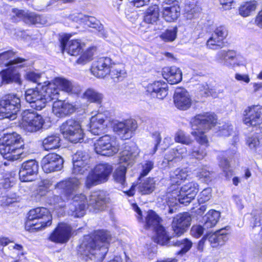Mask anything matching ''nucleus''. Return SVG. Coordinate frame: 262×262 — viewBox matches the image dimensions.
<instances>
[{"instance_id": "nucleus-30", "label": "nucleus", "mask_w": 262, "mask_h": 262, "mask_svg": "<svg viewBox=\"0 0 262 262\" xmlns=\"http://www.w3.org/2000/svg\"><path fill=\"white\" fill-rule=\"evenodd\" d=\"M237 147L233 145L231 148L225 151H222L219 155V165L226 175L231 173V169L228 158H231L237 152Z\"/></svg>"}, {"instance_id": "nucleus-27", "label": "nucleus", "mask_w": 262, "mask_h": 262, "mask_svg": "<svg viewBox=\"0 0 262 262\" xmlns=\"http://www.w3.org/2000/svg\"><path fill=\"white\" fill-rule=\"evenodd\" d=\"M52 111L56 116L62 118L73 114L76 111V107L72 103L57 99L53 103Z\"/></svg>"}, {"instance_id": "nucleus-34", "label": "nucleus", "mask_w": 262, "mask_h": 262, "mask_svg": "<svg viewBox=\"0 0 262 262\" xmlns=\"http://www.w3.org/2000/svg\"><path fill=\"white\" fill-rule=\"evenodd\" d=\"M227 227L221 229L208 237V240L212 247L216 248L219 246H222L228 241V233L227 232Z\"/></svg>"}, {"instance_id": "nucleus-32", "label": "nucleus", "mask_w": 262, "mask_h": 262, "mask_svg": "<svg viewBox=\"0 0 262 262\" xmlns=\"http://www.w3.org/2000/svg\"><path fill=\"white\" fill-rule=\"evenodd\" d=\"M36 13L29 11H25L14 8L12 11V16L16 21L23 20L28 25H34Z\"/></svg>"}, {"instance_id": "nucleus-14", "label": "nucleus", "mask_w": 262, "mask_h": 262, "mask_svg": "<svg viewBox=\"0 0 262 262\" xmlns=\"http://www.w3.org/2000/svg\"><path fill=\"white\" fill-rule=\"evenodd\" d=\"M95 151L99 155L111 157L119 150V144L116 139L108 135H104L96 141L94 144Z\"/></svg>"}, {"instance_id": "nucleus-51", "label": "nucleus", "mask_w": 262, "mask_h": 262, "mask_svg": "<svg viewBox=\"0 0 262 262\" xmlns=\"http://www.w3.org/2000/svg\"><path fill=\"white\" fill-rule=\"evenodd\" d=\"M177 31V27L167 29L161 34L160 38L165 41H173L176 38Z\"/></svg>"}, {"instance_id": "nucleus-10", "label": "nucleus", "mask_w": 262, "mask_h": 262, "mask_svg": "<svg viewBox=\"0 0 262 262\" xmlns=\"http://www.w3.org/2000/svg\"><path fill=\"white\" fill-rule=\"evenodd\" d=\"M113 171L112 166L107 163H100L92 169L85 181L87 188L106 182Z\"/></svg>"}, {"instance_id": "nucleus-40", "label": "nucleus", "mask_w": 262, "mask_h": 262, "mask_svg": "<svg viewBox=\"0 0 262 262\" xmlns=\"http://www.w3.org/2000/svg\"><path fill=\"white\" fill-rule=\"evenodd\" d=\"M220 217V213L215 210H210L204 216V226L206 229L214 227L218 222Z\"/></svg>"}, {"instance_id": "nucleus-25", "label": "nucleus", "mask_w": 262, "mask_h": 262, "mask_svg": "<svg viewBox=\"0 0 262 262\" xmlns=\"http://www.w3.org/2000/svg\"><path fill=\"white\" fill-rule=\"evenodd\" d=\"M106 117L102 113H97L90 119L89 131L94 135H99L105 132L107 124Z\"/></svg>"}, {"instance_id": "nucleus-18", "label": "nucleus", "mask_w": 262, "mask_h": 262, "mask_svg": "<svg viewBox=\"0 0 262 262\" xmlns=\"http://www.w3.org/2000/svg\"><path fill=\"white\" fill-rule=\"evenodd\" d=\"M63 163L62 158L58 155L49 154L42 158L41 164L45 172L50 173L61 170Z\"/></svg>"}, {"instance_id": "nucleus-3", "label": "nucleus", "mask_w": 262, "mask_h": 262, "mask_svg": "<svg viewBox=\"0 0 262 262\" xmlns=\"http://www.w3.org/2000/svg\"><path fill=\"white\" fill-rule=\"evenodd\" d=\"M217 118L213 113H206L196 115L190 121L193 131L191 134L196 141L201 145L194 146L188 152L190 158H194L199 160L203 159L207 155L206 148L207 147L208 140L205 133L211 129L216 123Z\"/></svg>"}, {"instance_id": "nucleus-12", "label": "nucleus", "mask_w": 262, "mask_h": 262, "mask_svg": "<svg viewBox=\"0 0 262 262\" xmlns=\"http://www.w3.org/2000/svg\"><path fill=\"white\" fill-rule=\"evenodd\" d=\"M63 137L72 143L80 142L83 140V132L79 120L70 119L60 126Z\"/></svg>"}, {"instance_id": "nucleus-19", "label": "nucleus", "mask_w": 262, "mask_h": 262, "mask_svg": "<svg viewBox=\"0 0 262 262\" xmlns=\"http://www.w3.org/2000/svg\"><path fill=\"white\" fill-rule=\"evenodd\" d=\"M137 127L136 121L129 119L116 123L114 126V129L120 138L126 140L132 137Z\"/></svg>"}, {"instance_id": "nucleus-7", "label": "nucleus", "mask_w": 262, "mask_h": 262, "mask_svg": "<svg viewBox=\"0 0 262 262\" xmlns=\"http://www.w3.org/2000/svg\"><path fill=\"white\" fill-rule=\"evenodd\" d=\"M48 91V87L45 81L40 90L39 87L27 90L25 92V99L32 108L40 111L46 106L47 103L53 100Z\"/></svg>"}, {"instance_id": "nucleus-29", "label": "nucleus", "mask_w": 262, "mask_h": 262, "mask_svg": "<svg viewBox=\"0 0 262 262\" xmlns=\"http://www.w3.org/2000/svg\"><path fill=\"white\" fill-rule=\"evenodd\" d=\"M69 36L66 35L64 36L60 42L61 49L63 52V50L66 48L68 53L72 56H77L83 50V45L81 43L80 41L78 39H73L69 41L68 43L69 40Z\"/></svg>"}, {"instance_id": "nucleus-22", "label": "nucleus", "mask_w": 262, "mask_h": 262, "mask_svg": "<svg viewBox=\"0 0 262 262\" xmlns=\"http://www.w3.org/2000/svg\"><path fill=\"white\" fill-rule=\"evenodd\" d=\"M191 217L189 213L185 212L175 216L172 221V227L174 233L180 236L185 232L190 225Z\"/></svg>"}, {"instance_id": "nucleus-52", "label": "nucleus", "mask_w": 262, "mask_h": 262, "mask_svg": "<svg viewBox=\"0 0 262 262\" xmlns=\"http://www.w3.org/2000/svg\"><path fill=\"white\" fill-rule=\"evenodd\" d=\"M247 144L252 152H259L261 145L257 137H250L247 140Z\"/></svg>"}, {"instance_id": "nucleus-44", "label": "nucleus", "mask_w": 262, "mask_h": 262, "mask_svg": "<svg viewBox=\"0 0 262 262\" xmlns=\"http://www.w3.org/2000/svg\"><path fill=\"white\" fill-rule=\"evenodd\" d=\"M257 3L255 1H251L243 3L238 8L239 14L246 17L251 15L255 11Z\"/></svg>"}, {"instance_id": "nucleus-43", "label": "nucleus", "mask_w": 262, "mask_h": 262, "mask_svg": "<svg viewBox=\"0 0 262 262\" xmlns=\"http://www.w3.org/2000/svg\"><path fill=\"white\" fill-rule=\"evenodd\" d=\"M2 82L9 83L12 82H18L19 80V75L18 72L14 70L9 68L3 70L0 73Z\"/></svg>"}, {"instance_id": "nucleus-6", "label": "nucleus", "mask_w": 262, "mask_h": 262, "mask_svg": "<svg viewBox=\"0 0 262 262\" xmlns=\"http://www.w3.org/2000/svg\"><path fill=\"white\" fill-rule=\"evenodd\" d=\"M52 215L45 207H37L29 211L26 223V229L31 232L39 231L50 226Z\"/></svg>"}, {"instance_id": "nucleus-48", "label": "nucleus", "mask_w": 262, "mask_h": 262, "mask_svg": "<svg viewBox=\"0 0 262 262\" xmlns=\"http://www.w3.org/2000/svg\"><path fill=\"white\" fill-rule=\"evenodd\" d=\"M196 176L201 181L208 183L211 181L213 177V173L206 166L197 170Z\"/></svg>"}, {"instance_id": "nucleus-45", "label": "nucleus", "mask_w": 262, "mask_h": 262, "mask_svg": "<svg viewBox=\"0 0 262 262\" xmlns=\"http://www.w3.org/2000/svg\"><path fill=\"white\" fill-rule=\"evenodd\" d=\"M172 245L174 246L179 247L180 250L177 252L178 255H183L187 252L192 246V243L188 238H184L181 240H173Z\"/></svg>"}, {"instance_id": "nucleus-23", "label": "nucleus", "mask_w": 262, "mask_h": 262, "mask_svg": "<svg viewBox=\"0 0 262 262\" xmlns=\"http://www.w3.org/2000/svg\"><path fill=\"white\" fill-rule=\"evenodd\" d=\"M38 169V164L35 160L24 162L19 172L20 180L23 182L32 181V177L37 174Z\"/></svg>"}, {"instance_id": "nucleus-5", "label": "nucleus", "mask_w": 262, "mask_h": 262, "mask_svg": "<svg viewBox=\"0 0 262 262\" xmlns=\"http://www.w3.org/2000/svg\"><path fill=\"white\" fill-rule=\"evenodd\" d=\"M139 153V149L134 143L125 145L124 149L120 153L119 163L121 165L115 170L113 178L122 189L127 186L125 177L127 166L132 165L134 163Z\"/></svg>"}, {"instance_id": "nucleus-9", "label": "nucleus", "mask_w": 262, "mask_h": 262, "mask_svg": "<svg viewBox=\"0 0 262 262\" xmlns=\"http://www.w3.org/2000/svg\"><path fill=\"white\" fill-rule=\"evenodd\" d=\"M172 197H174L173 203L174 204H180L187 205L196 196L199 191V185L197 183L192 181L183 185L179 189H173V187L169 188Z\"/></svg>"}, {"instance_id": "nucleus-24", "label": "nucleus", "mask_w": 262, "mask_h": 262, "mask_svg": "<svg viewBox=\"0 0 262 262\" xmlns=\"http://www.w3.org/2000/svg\"><path fill=\"white\" fill-rule=\"evenodd\" d=\"M89 160V156L86 152L77 151L73 156V173L76 175L83 174L87 170Z\"/></svg>"}, {"instance_id": "nucleus-37", "label": "nucleus", "mask_w": 262, "mask_h": 262, "mask_svg": "<svg viewBox=\"0 0 262 262\" xmlns=\"http://www.w3.org/2000/svg\"><path fill=\"white\" fill-rule=\"evenodd\" d=\"M162 14L164 19L166 21H173L180 16V9L177 5L163 7Z\"/></svg>"}, {"instance_id": "nucleus-55", "label": "nucleus", "mask_w": 262, "mask_h": 262, "mask_svg": "<svg viewBox=\"0 0 262 262\" xmlns=\"http://www.w3.org/2000/svg\"><path fill=\"white\" fill-rule=\"evenodd\" d=\"M52 185L50 180L46 179L41 181L37 190V194L40 196H44L49 191Z\"/></svg>"}, {"instance_id": "nucleus-20", "label": "nucleus", "mask_w": 262, "mask_h": 262, "mask_svg": "<svg viewBox=\"0 0 262 262\" xmlns=\"http://www.w3.org/2000/svg\"><path fill=\"white\" fill-rule=\"evenodd\" d=\"M112 64L110 58L101 57L93 63L91 73L97 78H104L110 73Z\"/></svg>"}, {"instance_id": "nucleus-62", "label": "nucleus", "mask_w": 262, "mask_h": 262, "mask_svg": "<svg viewBox=\"0 0 262 262\" xmlns=\"http://www.w3.org/2000/svg\"><path fill=\"white\" fill-rule=\"evenodd\" d=\"M206 229L204 226L202 227L201 225H194L192 227L190 232L191 234L195 237H200L204 232V230Z\"/></svg>"}, {"instance_id": "nucleus-1", "label": "nucleus", "mask_w": 262, "mask_h": 262, "mask_svg": "<svg viewBox=\"0 0 262 262\" xmlns=\"http://www.w3.org/2000/svg\"><path fill=\"white\" fill-rule=\"evenodd\" d=\"M80 184L77 178H71L58 183L55 189L62 193L67 200L71 201L68 205V214L75 217H81L88 207L94 211L104 209L109 202L107 193L102 190L93 192L88 198L83 194L74 195Z\"/></svg>"}, {"instance_id": "nucleus-54", "label": "nucleus", "mask_w": 262, "mask_h": 262, "mask_svg": "<svg viewBox=\"0 0 262 262\" xmlns=\"http://www.w3.org/2000/svg\"><path fill=\"white\" fill-rule=\"evenodd\" d=\"M26 79L34 83H37L38 86H41L43 83L41 81V75L33 71L28 72L25 75Z\"/></svg>"}, {"instance_id": "nucleus-4", "label": "nucleus", "mask_w": 262, "mask_h": 262, "mask_svg": "<svg viewBox=\"0 0 262 262\" xmlns=\"http://www.w3.org/2000/svg\"><path fill=\"white\" fill-rule=\"evenodd\" d=\"M0 153L4 158L10 161L24 158V142L21 136L16 133L7 134L0 139Z\"/></svg>"}, {"instance_id": "nucleus-35", "label": "nucleus", "mask_w": 262, "mask_h": 262, "mask_svg": "<svg viewBox=\"0 0 262 262\" xmlns=\"http://www.w3.org/2000/svg\"><path fill=\"white\" fill-rule=\"evenodd\" d=\"M188 176V170L187 169L177 168L170 173V180L171 183V186L173 189H177L176 185H180Z\"/></svg>"}, {"instance_id": "nucleus-64", "label": "nucleus", "mask_w": 262, "mask_h": 262, "mask_svg": "<svg viewBox=\"0 0 262 262\" xmlns=\"http://www.w3.org/2000/svg\"><path fill=\"white\" fill-rule=\"evenodd\" d=\"M10 250L13 251V252L16 253L18 255H22L24 254L23 250V247L21 245L13 244L9 246L8 247Z\"/></svg>"}, {"instance_id": "nucleus-28", "label": "nucleus", "mask_w": 262, "mask_h": 262, "mask_svg": "<svg viewBox=\"0 0 262 262\" xmlns=\"http://www.w3.org/2000/svg\"><path fill=\"white\" fill-rule=\"evenodd\" d=\"M70 19L74 21L82 24L89 27L95 29L100 31L103 29V26L95 17L85 15L82 13H74L70 16Z\"/></svg>"}, {"instance_id": "nucleus-15", "label": "nucleus", "mask_w": 262, "mask_h": 262, "mask_svg": "<svg viewBox=\"0 0 262 262\" xmlns=\"http://www.w3.org/2000/svg\"><path fill=\"white\" fill-rule=\"evenodd\" d=\"M43 123L42 116L36 112L27 110L22 113L20 125L26 131L36 132L42 127Z\"/></svg>"}, {"instance_id": "nucleus-36", "label": "nucleus", "mask_w": 262, "mask_h": 262, "mask_svg": "<svg viewBox=\"0 0 262 262\" xmlns=\"http://www.w3.org/2000/svg\"><path fill=\"white\" fill-rule=\"evenodd\" d=\"M103 97V94L92 88L87 89L82 95V98L88 102L98 104L102 103Z\"/></svg>"}, {"instance_id": "nucleus-63", "label": "nucleus", "mask_w": 262, "mask_h": 262, "mask_svg": "<svg viewBox=\"0 0 262 262\" xmlns=\"http://www.w3.org/2000/svg\"><path fill=\"white\" fill-rule=\"evenodd\" d=\"M15 182L14 178H5L1 180L0 186H2L5 189L10 188L13 185Z\"/></svg>"}, {"instance_id": "nucleus-50", "label": "nucleus", "mask_w": 262, "mask_h": 262, "mask_svg": "<svg viewBox=\"0 0 262 262\" xmlns=\"http://www.w3.org/2000/svg\"><path fill=\"white\" fill-rule=\"evenodd\" d=\"M223 45L224 41L220 39L218 37L214 36L213 33L206 42L207 47L213 50H217L221 48L223 46Z\"/></svg>"}, {"instance_id": "nucleus-42", "label": "nucleus", "mask_w": 262, "mask_h": 262, "mask_svg": "<svg viewBox=\"0 0 262 262\" xmlns=\"http://www.w3.org/2000/svg\"><path fill=\"white\" fill-rule=\"evenodd\" d=\"M187 156L188 153L186 147L181 145L170 150L169 154L166 155L165 159L168 161H172L174 159H181Z\"/></svg>"}, {"instance_id": "nucleus-60", "label": "nucleus", "mask_w": 262, "mask_h": 262, "mask_svg": "<svg viewBox=\"0 0 262 262\" xmlns=\"http://www.w3.org/2000/svg\"><path fill=\"white\" fill-rule=\"evenodd\" d=\"M170 193L171 192L168 190V192L167 193L166 200L167 205L169 206V213L171 214L176 212V210L177 209L176 206H177L180 203H178V204H174L173 202L174 201V197H172V195L170 194Z\"/></svg>"}, {"instance_id": "nucleus-47", "label": "nucleus", "mask_w": 262, "mask_h": 262, "mask_svg": "<svg viewBox=\"0 0 262 262\" xmlns=\"http://www.w3.org/2000/svg\"><path fill=\"white\" fill-rule=\"evenodd\" d=\"M112 79L117 80H121L124 77L126 74L124 67L122 64L111 65V71L109 73Z\"/></svg>"}, {"instance_id": "nucleus-53", "label": "nucleus", "mask_w": 262, "mask_h": 262, "mask_svg": "<svg viewBox=\"0 0 262 262\" xmlns=\"http://www.w3.org/2000/svg\"><path fill=\"white\" fill-rule=\"evenodd\" d=\"M93 55V49H89L84 51L77 60V63L79 64L84 65L92 59Z\"/></svg>"}, {"instance_id": "nucleus-61", "label": "nucleus", "mask_w": 262, "mask_h": 262, "mask_svg": "<svg viewBox=\"0 0 262 262\" xmlns=\"http://www.w3.org/2000/svg\"><path fill=\"white\" fill-rule=\"evenodd\" d=\"M52 202H51L54 205L55 209H58V208H62L66 206L65 201L62 199L60 196H54L52 198Z\"/></svg>"}, {"instance_id": "nucleus-49", "label": "nucleus", "mask_w": 262, "mask_h": 262, "mask_svg": "<svg viewBox=\"0 0 262 262\" xmlns=\"http://www.w3.org/2000/svg\"><path fill=\"white\" fill-rule=\"evenodd\" d=\"M217 136L227 137L231 135L233 132V127L229 122L220 123L218 126Z\"/></svg>"}, {"instance_id": "nucleus-57", "label": "nucleus", "mask_w": 262, "mask_h": 262, "mask_svg": "<svg viewBox=\"0 0 262 262\" xmlns=\"http://www.w3.org/2000/svg\"><path fill=\"white\" fill-rule=\"evenodd\" d=\"M211 188L210 187L204 189L198 196L199 203H204L209 201L211 197Z\"/></svg>"}, {"instance_id": "nucleus-2", "label": "nucleus", "mask_w": 262, "mask_h": 262, "mask_svg": "<svg viewBox=\"0 0 262 262\" xmlns=\"http://www.w3.org/2000/svg\"><path fill=\"white\" fill-rule=\"evenodd\" d=\"M111 239L109 232L98 230L92 235L84 236L78 249V254L81 258L89 259L95 262H101L107 251L108 246Z\"/></svg>"}, {"instance_id": "nucleus-58", "label": "nucleus", "mask_w": 262, "mask_h": 262, "mask_svg": "<svg viewBox=\"0 0 262 262\" xmlns=\"http://www.w3.org/2000/svg\"><path fill=\"white\" fill-rule=\"evenodd\" d=\"M142 171L140 175L142 177L146 176L154 167V162L150 160L143 161L141 163Z\"/></svg>"}, {"instance_id": "nucleus-41", "label": "nucleus", "mask_w": 262, "mask_h": 262, "mask_svg": "<svg viewBox=\"0 0 262 262\" xmlns=\"http://www.w3.org/2000/svg\"><path fill=\"white\" fill-rule=\"evenodd\" d=\"M159 18V8L157 5L150 6L146 10L144 20L148 24L156 23Z\"/></svg>"}, {"instance_id": "nucleus-11", "label": "nucleus", "mask_w": 262, "mask_h": 262, "mask_svg": "<svg viewBox=\"0 0 262 262\" xmlns=\"http://www.w3.org/2000/svg\"><path fill=\"white\" fill-rule=\"evenodd\" d=\"M20 108V100L15 94L4 96L0 100V119L14 120Z\"/></svg>"}, {"instance_id": "nucleus-46", "label": "nucleus", "mask_w": 262, "mask_h": 262, "mask_svg": "<svg viewBox=\"0 0 262 262\" xmlns=\"http://www.w3.org/2000/svg\"><path fill=\"white\" fill-rule=\"evenodd\" d=\"M155 188V181L153 178H148L141 182L138 186L139 191L143 194L151 193Z\"/></svg>"}, {"instance_id": "nucleus-8", "label": "nucleus", "mask_w": 262, "mask_h": 262, "mask_svg": "<svg viewBox=\"0 0 262 262\" xmlns=\"http://www.w3.org/2000/svg\"><path fill=\"white\" fill-rule=\"evenodd\" d=\"M48 89V93L51 95L53 100H57L60 98V91L68 94H78L81 91L79 85L63 77H56L51 81H46Z\"/></svg>"}, {"instance_id": "nucleus-56", "label": "nucleus", "mask_w": 262, "mask_h": 262, "mask_svg": "<svg viewBox=\"0 0 262 262\" xmlns=\"http://www.w3.org/2000/svg\"><path fill=\"white\" fill-rule=\"evenodd\" d=\"M174 140L177 142L186 145H189L192 142V140L188 136H185L184 133L182 130H179L176 134Z\"/></svg>"}, {"instance_id": "nucleus-38", "label": "nucleus", "mask_w": 262, "mask_h": 262, "mask_svg": "<svg viewBox=\"0 0 262 262\" xmlns=\"http://www.w3.org/2000/svg\"><path fill=\"white\" fill-rule=\"evenodd\" d=\"M25 59L21 58H14V52L11 50L7 51L0 54V66H8L21 63Z\"/></svg>"}, {"instance_id": "nucleus-39", "label": "nucleus", "mask_w": 262, "mask_h": 262, "mask_svg": "<svg viewBox=\"0 0 262 262\" xmlns=\"http://www.w3.org/2000/svg\"><path fill=\"white\" fill-rule=\"evenodd\" d=\"M43 148L46 150L56 149L60 146V138L58 134L48 136L42 142Z\"/></svg>"}, {"instance_id": "nucleus-31", "label": "nucleus", "mask_w": 262, "mask_h": 262, "mask_svg": "<svg viewBox=\"0 0 262 262\" xmlns=\"http://www.w3.org/2000/svg\"><path fill=\"white\" fill-rule=\"evenodd\" d=\"M162 75L164 78L171 84H177L182 79L181 70L175 66L164 68L162 70Z\"/></svg>"}, {"instance_id": "nucleus-59", "label": "nucleus", "mask_w": 262, "mask_h": 262, "mask_svg": "<svg viewBox=\"0 0 262 262\" xmlns=\"http://www.w3.org/2000/svg\"><path fill=\"white\" fill-rule=\"evenodd\" d=\"M213 34L214 36H217L223 41L226 38L228 35V31L224 26H220L217 27L214 31Z\"/></svg>"}, {"instance_id": "nucleus-13", "label": "nucleus", "mask_w": 262, "mask_h": 262, "mask_svg": "<svg viewBox=\"0 0 262 262\" xmlns=\"http://www.w3.org/2000/svg\"><path fill=\"white\" fill-rule=\"evenodd\" d=\"M160 219L153 211H149L146 217V228H153L156 231L154 241L157 243L161 245H167L170 239L168 234L164 228L160 225Z\"/></svg>"}, {"instance_id": "nucleus-21", "label": "nucleus", "mask_w": 262, "mask_h": 262, "mask_svg": "<svg viewBox=\"0 0 262 262\" xmlns=\"http://www.w3.org/2000/svg\"><path fill=\"white\" fill-rule=\"evenodd\" d=\"M175 106L180 110L189 109L192 105V99L189 92L182 88H177L173 95Z\"/></svg>"}, {"instance_id": "nucleus-16", "label": "nucleus", "mask_w": 262, "mask_h": 262, "mask_svg": "<svg viewBox=\"0 0 262 262\" xmlns=\"http://www.w3.org/2000/svg\"><path fill=\"white\" fill-rule=\"evenodd\" d=\"M243 115V122L247 126L262 127V107L260 105L248 107Z\"/></svg>"}, {"instance_id": "nucleus-26", "label": "nucleus", "mask_w": 262, "mask_h": 262, "mask_svg": "<svg viewBox=\"0 0 262 262\" xmlns=\"http://www.w3.org/2000/svg\"><path fill=\"white\" fill-rule=\"evenodd\" d=\"M146 92L153 97L163 99L168 94L167 84L162 81H156L146 87Z\"/></svg>"}, {"instance_id": "nucleus-17", "label": "nucleus", "mask_w": 262, "mask_h": 262, "mask_svg": "<svg viewBox=\"0 0 262 262\" xmlns=\"http://www.w3.org/2000/svg\"><path fill=\"white\" fill-rule=\"evenodd\" d=\"M71 226L66 223L58 224L49 236V239L57 244H64L70 239L72 235Z\"/></svg>"}, {"instance_id": "nucleus-33", "label": "nucleus", "mask_w": 262, "mask_h": 262, "mask_svg": "<svg viewBox=\"0 0 262 262\" xmlns=\"http://www.w3.org/2000/svg\"><path fill=\"white\" fill-rule=\"evenodd\" d=\"M236 53L234 50H221L216 53L215 59L219 63L225 66L233 67V62L236 57Z\"/></svg>"}]
</instances>
